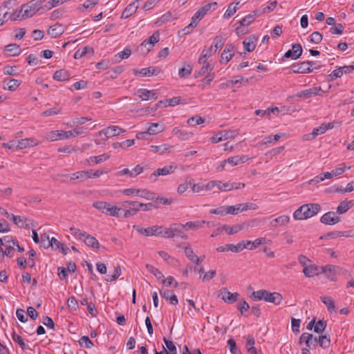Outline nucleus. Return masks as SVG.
<instances>
[{"label":"nucleus","mask_w":354,"mask_h":354,"mask_svg":"<svg viewBox=\"0 0 354 354\" xmlns=\"http://www.w3.org/2000/svg\"><path fill=\"white\" fill-rule=\"evenodd\" d=\"M214 53L213 46H211L209 48H204L201 53V55L198 59V63L200 64H205L207 58L212 56Z\"/></svg>","instance_id":"obj_31"},{"label":"nucleus","mask_w":354,"mask_h":354,"mask_svg":"<svg viewBox=\"0 0 354 354\" xmlns=\"http://www.w3.org/2000/svg\"><path fill=\"white\" fill-rule=\"evenodd\" d=\"M140 1L136 0V1L130 3L122 12L121 18L127 19L135 13L138 8Z\"/></svg>","instance_id":"obj_20"},{"label":"nucleus","mask_w":354,"mask_h":354,"mask_svg":"<svg viewBox=\"0 0 354 354\" xmlns=\"http://www.w3.org/2000/svg\"><path fill=\"white\" fill-rule=\"evenodd\" d=\"M353 205V201H342L339 203L337 208V213L339 214H342L346 212L350 208H351Z\"/></svg>","instance_id":"obj_39"},{"label":"nucleus","mask_w":354,"mask_h":354,"mask_svg":"<svg viewBox=\"0 0 354 354\" xmlns=\"http://www.w3.org/2000/svg\"><path fill=\"white\" fill-rule=\"evenodd\" d=\"M133 228L143 236L164 237L165 226L163 225H152L145 228L140 225H134Z\"/></svg>","instance_id":"obj_2"},{"label":"nucleus","mask_w":354,"mask_h":354,"mask_svg":"<svg viewBox=\"0 0 354 354\" xmlns=\"http://www.w3.org/2000/svg\"><path fill=\"white\" fill-rule=\"evenodd\" d=\"M137 94L142 100H156L158 98V93L156 90L140 88L138 90Z\"/></svg>","instance_id":"obj_13"},{"label":"nucleus","mask_w":354,"mask_h":354,"mask_svg":"<svg viewBox=\"0 0 354 354\" xmlns=\"http://www.w3.org/2000/svg\"><path fill=\"white\" fill-rule=\"evenodd\" d=\"M51 241H53V245L55 244L56 248L60 249V251L63 254L66 255L68 253L69 248L66 247L65 244L59 242L55 237L51 238Z\"/></svg>","instance_id":"obj_51"},{"label":"nucleus","mask_w":354,"mask_h":354,"mask_svg":"<svg viewBox=\"0 0 354 354\" xmlns=\"http://www.w3.org/2000/svg\"><path fill=\"white\" fill-rule=\"evenodd\" d=\"M146 268H147V270L149 272H151V274H153L158 280L161 279L164 277L163 274L158 268H155L154 266L149 265V264H147Z\"/></svg>","instance_id":"obj_54"},{"label":"nucleus","mask_w":354,"mask_h":354,"mask_svg":"<svg viewBox=\"0 0 354 354\" xmlns=\"http://www.w3.org/2000/svg\"><path fill=\"white\" fill-rule=\"evenodd\" d=\"M45 1L46 0H32L28 3L23 4L22 10H24V13L21 15V19L32 17L41 8V4Z\"/></svg>","instance_id":"obj_4"},{"label":"nucleus","mask_w":354,"mask_h":354,"mask_svg":"<svg viewBox=\"0 0 354 354\" xmlns=\"http://www.w3.org/2000/svg\"><path fill=\"white\" fill-rule=\"evenodd\" d=\"M217 187L222 192L230 191L233 189V185L230 183H222L221 181H217Z\"/></svg>","instance_id":"obj_64"},{"label":"nucleus","mask_w":354,"mask_h":354,"mask_svg":"<svg viewBox=\"0 0 354 354\" xmlns=\"http://www.w3.org/2000/svg\"><path fill=\"white\" fill-rule=\"evenodd\" d=\"M218 296L227 304H232L239 300V293H232L226 288H223L219 290Z\"/></svg>","instance_id":"obj_9"},{"label":"nucleus","mask_w":354,"mask_h":354,"mask_svg":"<svg viewBox=\"0 0 354 354\" xmlns=\"http://www.w3.org/2000/svg\"><path fill=\"white\" fill-rule=\"evenodd\" d=\"M143 171V168L140 165H138L136 166L133 169L131 170L129 169L128 168H125L121 171H119L117 172L116 175L118 176H123V175H129L130 177H136L138 174H141Z\"/></svg>","instance_id":"obj_19"},{"label":"nucleus","mask_w":354,"mask_h":354,"mask_svg":"<svg viewBox=\"0 0 354 354\" xmlns=\"http://www.w3.org/2000/svg\"><path fill=\"white\" fill-rule=\"evenodd\" d=\"M92 169L88 171H80L73 174L72 179H78L80 181H84L88 178H91Z\"/></svg>","instance_id":"obj_35"},{"label":"nucleus","mask_w":354,"mask_h":354,"mask_svg":"<svg viewBox=\"0 0 354 354\" xmlns=\"http://www.w3.org/2000/svg\"><path fill=\"white\" fill-rule=\"evenodd\" d=\"M203 66L201 68V70L198 72V75H204L206 73H211V71L214 68V64H211L209 62H206L205 64H203Z\"/></svg>","instance_id":"obj_63"},{"label":"nucleus","mask_w":354,"mask_h":354,"mask_svg":"<svg viewBox=\"0 0 354 354\" xmlns=\"http://www.w3.org/2000/svg\"><path fill=\"white\" fill-rule=\"evenodd\" d=\"M209 11V5H205L196 11L192 17L196 21L199 22Z\"/></svg>","instance_id":"obj_36"},{"label":"nucleus","mask_w":354,"mask_h":354,"mask_svg":"<svg viewBox=\"0 0 354 354\" xmlns=\"http://www.w3.org/2000/svg\"><path fill=\"white\" fill-rule=\"evenodd\" d=\"M163 131V128L160 127L158 123H151L147 129V133L150 135H155Z\"/></svg>","instance_id":"obj_56"},{"label":"nucleus","mask_w":354,"mask_h":354,"mask_svg":"<svg viewBox=\"0 0 354 354\" xmlns=\"http://www.w3.org/2000/svg\"><path fill=\"white\" fill-rule=\"evenodd\" d=\"M318 344L323 348H328L330 345V338L326 335H319L318 337Z\"/></svg>","instance_id":"obj_50"},{"label":"nucleus","mask_w":354,"mask_h":354,"mask_svg":"<svg viewBox=\"0 0 354 354\" xmlns=\"http://www.w3.org/2000/svg\"><path fill=\"white\" fill-rule=\"evenodd\" d=\"M125 132V129L120 128L118 126H109L99 131V135L101 136L102 134H104L106 138H108L109 137L117 136Z\"/></svg>","instance_id":"obj_10"},{"label":"nucleus","mask_w":354,"mask_h":354,"mask_svg":"<svg viewBox=\"0 0 354 354\" xmlns=\"http://www.w3.org/2000/svg\"><path fill=\"white\" fill-rule=\"evenodd\" d=\"M123 194L125 196H136L142 198H145L147 200L154 201L155 199V194L148 189H135V188H129L124 189L122 191Z\"/></svg>","instance_id":"obj_5"},{"label":"nucleus","mask_w":354,"mask_h":354,"mask_svg":"<svg viewBox=\"0 0 354 354\" xmlns=\"http://www.w3.org/2000/svg\"><path fill=\"white\" fill-rule=\"evenodd\" d=\"M243 212L242 205L238 204L234 206H227V213L230 214H238L239 212Z\"/></svg>","instance_id":"obj_60"},{"label":"nucleus","mask_w":354,"mask_h":354,"mask_svg":"<svg viewBox=\"0 0 354 354\" xmlns=\"http://www.w3.org/2000/svg\"><path fill=\"white\" fill-rule=\"evenodd\" d=\"M304 209L305 207H304V205H301L297 209H296L293 214V218L295 220L306 219V217L305 216L306 213H304Z\"/></svg>","instance_id":"obj_58"},{"label":"nucleus","mask_w":354,"mask_h":354,"mask_svg":"<svg viewBox=\"0 0 354 354\" xmlns=\"http://www.w3.org/2000/svg\"><path fill=\"white\" fill-rule=\"evenodd\" d=\"M3 88L10 91H15L21 84V81L15 79L6 78L3 80Z\"/></svg>","instance_id":"obj_23"},{"label":"nucleus","mask_w":354,"mask_h":354,"mask_svg":"<svg viewBox=\"0 0 354 354\" xmlns=\"http://www.w3.org/2000/svg\"><path fill=\"white\" fill-rule=\"evenodd\" d=\"M254 338L252 335H248L246 339V347L248 351L252 354H257V349L254 346Z\"/></svg>","instance_id":"obj_45"},{"label":"nucleus","mask_w":354,"mask_h":354,"mask_svg":"<svg viewBox=\"0 0 354 354\" xmlns=\"http://www.w3.org/2000/svg\"><path fill=\"white\" fill-rule=\"evenodd\" d=\"M233 137L232 132L221 131L210 138V140L213 143H218L221 141L227 140Z\"/></svg>","instance_id":"obj_24"},{"label":"nucleus","mask_w":354,"mask_h":354,"mask_svg":"<svg viewBox=\"0 0 354 354\" xmlns=\"http://www.w3.org/2000/svg\"><path fill=\"white\" fill-rule=\"evenodd\" d=\"M63 32L64 29L62 26L58 24L51 26L47 31L48 35H50L52 38H57Z\"/></svg>","instance_id":"obj_28"},{"label":"nucleus","mask_w":354,"mask_h":354,"mask_svg":"<svg viewBox=\"0 0 354 354\" xmlns=\"http://www.w3.org/2000/svg\"><path fill=\"white\" fill-rule=\"evenodd\" d=\"M84 241L85 244L88 247H91L93 248H99L100 247V243L97 241V240L94 236H92L90 234H86Z\"/></svg>","instance_id":"obj_42"},{"label":"nucleus","mask_w":354,"mask_h":354,"mask_svg":"<svg viewBox=\"0 0 354 354\" xmlns=\"http://www.w3.org/2000/svg\"><path fill=\"white\" fill-rule=\"evenodd\" d=\"M315 62L306 61L291 66V70L294 73H310L313 71V66Z\"/></svg>","instance_id":"obj_7"},{"label":"nucleus","mask_w":354,"mask_h":354,"mask_svg":"<svg viewBox=\"0 0 354 354\" xmlns=\"http://www.w3.org/2000/svg\"><path fill=\"white\" fill-rule=\"evenodd\" d=\"M159 39L160 34L158 32H155L151 36L140 44V50L143 54H147L153 48L154 44L159 41Z\"/></svg>","instance_id":"obj_8"},{"label":"nucleus","mask_w":354,"mask_h":354,"mask_svg":"<svg viewBox=\"0 0 354 354\" xmlns=\"http://www.w3.org/2000/svg\"><path fill=\"white\" fill-rule=\"evenodd\" d=\"M93 53V48L89 46H85L84 48H80L74 53L73 57L75 59H80L87 55L88 53Z\"/></svg>","instance_id":"obj_40"},{"label":"nucleus","mask_w":354,"mask_h":354,"mask_svg":"<svg viewBox=\"0 0 354 354\" xmlns=\"http://www.w3.org/2000/svg\"><path fill=\"white\" fill-rule=\"evenodd\" d=\"M261 15V11H260L259 9L254 10L250 14L246 15L241 21H239V24L243 26H248L256 17H259Z\"/></svg>","instance_id":"obj_22"},{"label":"nucleus","mask_w":354,"mask_h":354,"mask_svg":"<svg viewBox=\"0 0 354 354\" xmlns=\"http://www.w3.org/2000/svg\"><path fill=\"white\" fill-rule=\"evenodd\" d=\"M53 79L57 81H67L70 79V74L66 70L60 69L54 73Z\"/></svg>","instance_id":"obj_32"},{"label":"nucleus","mask_w":354,"mask_h":354,"mask_svg":"<svg viewBox=\"0 0 354 354\" xmlns=\"http://www.w3.org/2000/svg\"><path fill=\"white\" fill-rule=\"evenodd\" d=\"M346 168V167L343 164V167H337L332 170L330 172H325L324 177L327 179H330L334 176H339L344 172Z\"/></svg>","instance_id":"obj_43"},{"label":"nucleus","mask_w":354,"mask_h":354,"mask_svg":"<svg viewBox=\"0 0 354 354\" xmlns=\"http://www.w3.org/2000/svg\"><path fill=\"white\" fill-rule=\"evenodd\" d=\"M172 133L174 135L177 136L178 138L182 140H187L189 138H191L193 136V133L192 132L183 131L181 129L178 127H175L172 130Z\"/></svg>","instance_id":"obj_30"},{"label":"nucleus","mask_w":354,"mask_h":354,"mask_svg":"<svg viewBox=\"0 0 354 354\" xmlns=\"http://www.w3.org/2000/svg\"><path fill=\"white\" fill-rule=\"evenodd\" d=\"M109 158V156L104 153L97 156H91L88 160V163L90 165H94V164H99L104 160H106Z\"/></svg>","instance_id":"obj_41"},{"label":"nucleus","mask_w":354,"mask_h":354,"mask_svg":"<svg viewBox=\"0 0 354 354\" xmlns=\"http://www.w3.org/2000/svg\"><path fill=\"white\" fill-rule=\"evenodd\" d=\"M130 205L138 207V211L141 209L142 211L145 212L157 208V206L152 203L145 204L142 203H138V201H131L130 203Z\"/></svg>","instance_id":"obj_29"},{"label":"nucleus","mask_w":354,"mask_h":354,"mask_svg":"<svg viewBox=\"0 0 354 354\" xmlns=\"http://www.w3.org/2000/svg\"><path fill=\"white\" fill-rule=\"evenodd\" d=\"M319 270L320 268L318 266L314 264H310L305 266L303 270V272L306 277H312L319 274L320 272Z\"/></svg>","instance_id":"obj_27"},{"label":"nucleus","mask_w":354,"mask_h":354,"mask_svg":"<svg viewBox=\"0 0 354 354\" xmlns=\"http://www.w3.org/2000/svg\"><path fill=\"white\" fill-rule=\"evenodd\" d=\"M344 31V26L342 24H335L330 28V32L333 35H342Z\"/></svg>","instance_id":"obj_62"},{"label":"nucleus","mask_w":354,"mask_h":354,"mask_svg":"<svg viewBox=\"0 0 354 354\" xmlns=\"http://www.w3.org/2000/svg\"><path fill=\"white\" fill-rule=\"evenodd\" d=\"M320 221L325 225H335L340 221V218L334 212H328L321 217Z\"/></svg>","instance_id":"obj_11"},{"label":"nucleus","mask_w":354,"mask_h":354,"mask_svg":"<svg viewBox=\"0 0 354 354\" xmlns=\"http://www.w3.org/2000/svg\"><path fill=\"white\" fill-rule=\"evenodd\" d=\"M93 207L101 211L102 213L111 216H118L121 208L105 201H95L93 203Z\"/></svg>","instance_id":"obj_3"},{"label":"nucleus","mask_w":354,"mask_h":354,"mask_svg":"<svg viewBox=\"0 0 354 354\" xmlns=\"http://www.w3.org/2000/svg\"><path fill=\"white\" fill-rule=\"evenodd\" d=\"M203 122L204 119L202 117L198 115L190 118L187 120V124L192 127L203 124Z\"/></svg>","instance_id":"obj_61"},{"label":"nucleus","mask_w":354,"mask_h":354,"mask_svg":"<svg viewBox=\"0 0 354 354\" xmlns=\"http://www.w3.org/2000/svg\"><path fill=\"white\" fill-rule=\"evenodd\" d=\"M160 73V70L157 67L150 66L148 68H144L140 70L135 68L133 69L134 75H140L142 77H149L152 75H156Z\"/></svg>","instance_id":"obj_14"},{"label":"nucleus","mask_w":354,"mask_h":354,"mask_svg":"<svg viewBox=\"0 0 354 354\" xmlns=\"http://www.w3.org/2000/svg\"><path fill=\"white\" fill-rule=\"evenodd\" d=\"M41 245L44 248H48L49 247L53 248V241H51V239H50L49 236L44 233L41 234Z\"/></svg>","instance_id":"obj_53"},{"label":"nucleus","mask_w":354,"mask_h":354,"mask_svg":"<svg viewBox=\"0 0 354 354\" xmlns=\"http://www.w3.org/2000/svg\"><path fill=\"white\" fill-rule=\"evenodd\" d=\"M39 144V141L34 138H29L21 139L18 141L17 145L16 146L17 149H23L27 147H32L37 146Z\"/></svg>","instance_id":"obj_18"},{"label":"nucleus","mask_w":354,"mask_h":354,"mask_svg":"<svg viewBox=\"0 0 354 354\" xmlns=\"http://www.w3.org/2000/svg\"><path fill=\"white\" fill-rule=\"evenodd\" d=\"M160 295L162 297L165 298L166 300L169 301L171 305L176 306L178 303V298L176 295L171 294V291L169 290H160Z\"/></svg>","instance_id":"obj_25"},{"label":"nucleus","mask_w":354,"mask_h":354,"mask_svg":"<svg viewBox=\"0 0 354 354\" xmlns=\"http://www.w3.org/2000/svg\"><path fill=\"white\" fill-rule=\"evenodd\" d=\"M290 221V217L287 215L280 216L270 222V225L272 227L278 226H283L288 224Z\"/></svg>","instance_id":"obj_26"},{"label":"nucleus","mask_w":354,"mask_h":354,"mask_svg":"<svg viewBox=\"0 0 354 354\" xmlns=\"http://www.w3.org/2000/svg\"><path fill=\"white\" fill-rule=\"evenodd\" d=\"M71 137H75V134L72 131L56 130L50 131L45 135V138L49 142L68 139Z\"/></svg>","instance_id":"obj_6"},{"label":"nucleus","mask_w":354,"mask_h":354,"mask_svg":"<svg viewBox=\"0 0 354 354\" xmlns=\"http://www.w3.org/2000/svg\"><path fill=\"white\" fill-rule=\"evenodd\" d=\"M225 38L223 36L218 35L214 39L213 44L215 47L214 53L221 49L225 44Z\"/></svg>","instance_id":"obj_52"},{"label":"nucleus","mask_w":354,"mask_h":354,"mask_svg":"<svg viewBox=\"0 0 354 354\" xmlns=\"http://www.w3.org/2000/svg\"><path fill=\"white\" fill-rule=\"evenodd\" d=\"M335 266L328 265V266H326L324 267H322L320 269H321V272H323V273L329 272V274L327 276V277L330 281H335Z\"/></svg>","instance_id":"obj_46"},{"label":"nucleus","mask_w":354,"mask_h":354,"mask_svg":"<svg viewBox=\"0 0 354 354\" xmlns=\"http://www.w3.org/2000/svg\"><path fill=\"white\" fill-rule=\"evenodd\" d=\"M5 51L10 56H17L20 54L21 49L18 44H10L5 46Z\"/></svg>","instance_id":"obj_33"},{"label":"nucleus","mask_w":354,"mask_h":354,"mask_svg":"<svg viewBox=\"0 0 354 354\" xmlns=\"http://www.w3.org/2000/svg\"><path fill=\"white\" fill-rule=\"evenodd\" d=\"M193 182L192 179H186L185 181L178 185L177 192L178 194H183L185 192L189 186L192 185Z\"/></svg>","instance_id":"obj_57"},{"label":"nucleus","mask_w":354,"mask_h":354,"mask_svg":"<svg viewBox=\"0 0 354 354\" xmlns=\"http://www.w3.org/2000/svg\"><path fill=\"white\" fill-rule=\"evenodd\" d=\"M282 295L279 292H270L266 291L264 301L266 302L273 303L275 305H279L282 301Z\"/></svg>","instance_id":"obj_17"},{"label":"nucleus","mask_w":354,"mask_h":354,"mask_svg":"<svg viewBox=\"0 0 354 354\" xmlns=\"http://www.w3.org/2000/svg\"><path fill=\"white\" fill-rule=\"evenodd\" d=\"M321 300L326 306L329 312L333 313L337 311L334 301L330 297L323 296L321 297Z\"/></svg>","instance_id":"obj_37"},{"label":"nucleus","mask_w":354,"mask_h":354,"mask_svg":"<svg viewBox=\"0 0 354 354\" xmlns=\"http://www.w3.org/2000/svg\"><path fill=\"white\" fill-rule=\"evenodd\" d=\"M175 171V167L172 165H166L162 168H158L156 169L150 176V179H153V180H156V177L160 176H166L170 174L174 173Z\"/></svg>","instance_id":"obj_15"},{"label":"nucleus","mask_w":354,"mask_h":354,"mask_svg":"<svg viewBox=\"0 0 354 354\" xmlns=\"http://www.w3.org/2000/svg\"><path fill=\"white\" fill-rule=\"evenodd\" d=\"M266 290H260L258 291H254L250 297L254 301L264 300Z\"/></svg>","instance_id":"obj_59"},{"label":"nucleus","mask_w":354,"mask_h":354,"mask_svg":"<svg viewBox=\"0 0 354 354\" xmlns=\"http://www.w3.org/2000/svg\"><path fill=\"white\" fill-rule=\"evenodd\" d=\"M257 38L254 35L248 37L243 42V45L245 51L252 52L256 47Z\"/></svg>","instance_id":"obj_21"},{"label":"nucleus","mask_w":354,"mask_h":354,"mask_svg":"<svg viewBox=\"0 0 354 354\" xmlns=\"http://www.w3.org/2000/svg\"><path fill=\"white\" fill-rule=\"evenodd\" d=\"M306 346L310 349L316 348L317 344L318 343V338L317 337H314L312 334H308L306 336Z\"/></svg>","instance_id":"obj_49"},{"label":"nucleus","mask_w":354,"mask_h":354,"mask_svg":"<svg viewBox=\"0 0 354 354\" xmlns=\"http://www.w3.org/2000/svg\"><path fill=\"white\" fill-rule=\"evenodd\" d=\"M243 227L241 225H234L233 226H229L227 225H223L222 226V230L225 231L228 234H234L237 233L238 232L243 230Z\"/></svg>","instance_id":"obj_47"},{"label":"nucleus","mask_w":354,"mask_h":354,"mask_svg":"<svg viewBox=\"0 0 354 354\" xmlns=\"http://www.w3.org/2000/svg\"><path fill=\"white\" fill-rule=\"evenodd\" d=\"M248 160L246 156H235L227 158V162L232 166L243 163Z\"/></svg>","instance_id":"obj_38"},{"label":"nucleus","mask_w":354,"mask_h":354,"mask_svg":"<svg viewBox=\"0 0 354 354\" xmlns=\"http://www.w3.org/2000/svg\"><path fill=\"white\" fill-rule=\"evenodd\" d=\"M302 47L299 44H294L292 46V49L288 50L283 55L284 58L291 57L293 59H297L301 55Z\"/></svg>","instance_id":"obj_12"},{"label":"nucleus","mask_w":354,"mask_h":354,"mask_svg":"<svg viewBox=\"0 0 354 354\" xmlns=\"http://www.w3.org/2000/svg\"><path fill=\"white\" fill-rule=\"evenodd\" d=\"M205 224V221H188L184 225H186V228H189L193 230H197L199 228H202Z\"/></svg>","instance_id":"obj_48"},{"label":"nucleus","mask_w":354,"mask_h":354,"mask_svg":"<svg viewBox=\"0 0 354 354\" xmlns=\"http://www.w3.org/2000/svg\"><path fill=\"white\" fill-rule=\"evenodd\" d=\"M131 49L126 48L122 51L118 53L114 56V62L118 63L123 59H127L131 55Z\"/></svg>","instance_id":"obj_44"},{"label":"nucleus","mask_w":354,"mask_h":354,"mask_svg":"<svg viewBox=\"0 0 354 354\" xmlns=\"http://www.w3.org/2000/svg\"><path fill=\"white\" fill-rule=\"evenodd\" d=\"M186 230V225L181 223H173L169 227H165L164 238L180 237L183 239H187V236L185 233Z\"/></svg>","instance_id":"obj_1"},{"label":"nucleus","mask_w":354,"mask_h":354,"mask_svg":"<svg viewBox=\"0 0 354 354\" xmlns=\"http://www.w3.org/2000/svg\"><path fill=\"white\" fill-rule=\"evenodd\" d=\"M15 224L19 226L20 227H28L29 223L30 222V220H29L27 218L21 217L20 216H12V220Z\"/></svg>","instance_id":"obj_34"},{"label":"nucleus","mask_w":354,"mask_h":354,"mask_svg":"<svg viewBox=\"0 0 354 354\" xmlns=\"http://www.w3.org/2000/svg\"><path fill=\"white\" fill-rule=\"evenodd\" d=\"M303 205L305 207L304 213H306V219L316 215L321 209L320 205L317 203H308Z\"/></svg>","instance_id":"obj_16"},{"label":"nucleus","mask_w":354,"mask_h":354,"mask_svg":"<svg viewBox=\"0 0 354 354\" xmlns=\"http://www.w3.org/2000/svg\"><path fill=\"white\" fill-rule=\"evenodd\" d=\"M326 326V321L323 319L319 320L317 322L315 323V325L314 326V331L319 334L322 333L325 330Z\"/></svg>","instance_id":"obj_55"}]
</instances>
